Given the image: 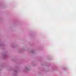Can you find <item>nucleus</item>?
<instances>
[{
  "mask_svg": "<svg viewBox=\"0 0 76 76\" xmlns=\"http://www.w3.org/2000/svg\"><path fill=\"white\" fill-rule=\"evenodd\" d=\"M25 69L26 70H27V71L29 70V68H28V67H26L25 68Z\"/></svg>",
  "mask_w": 76,
  "mask_h": 76,
  "instance_id": "1",
  "label": "nucleus"
}]
</instances>
